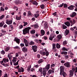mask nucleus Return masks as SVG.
Masks as SVG:
<instances>
[{"instance_id":"nucleus-1","label":"nucleus","mask_w":77,"mask_h":77,"mask_svg":"<svg viewBox=\"0 0 77 77\" xmlns=\"http://www.w3.org/2000/svg\"><path fill=\"white\" fill-rule=\"evenodd\" d=\"M31 29V27H30L25 28L23 30V35H26V34L29 33V30L30 29Z\"/></svg>"},{"instance_id":"nucleus-2","label":"nucleus","mask_w":77,"mask_h":77,"mask_svg":"<svg viewBox=\"0 0 77 77\" xmlns=\"http://www.w3.org/2000/svg\"><path fill=\"white\" fill-rule=\"evenodd\" d=\"M45 51L44 52L43 51H40V53L42 54V55H43V56H44V55H45L46 56H48V55H49V52H48V51L47 50V49L45 50Z\"/></svg>"},{"instance_id":"nucleus-3","label":"nucleus","mask_w":77,"mask_h":77,"mask_svg":"<svg viewBox=\"0 0 77 77\" xmlns=\"http://www.w3.org/2000/svg\"><path fill=\"white\" fill-rule=\"evenodd\" d=\"M44 24V27L45 29H47L48 28V23L46 21H43L42 23H41V25L43 26Z\"/></svg>"},{"instance_id":"nucleus-4","label":"nucleus","mask_w":77,"mask_h":77,"mask_svg":"<svg viewBox=\"0 0 77 77\" xmlns=\"http://www.w3.org/2000/svg\"><path fill=\"white\" fill-rule=\"evenodd\" d=\"M50 64H48V65H46L45 67V68H43V70L46 71H47L48 69H50Z\"/></svg>"},{"instance_id":"nucleus-5","label":"nucleus","mask_w":77,"mask_h":77,"mask_svg":"<svg viewBox=\"0 0 77 77\" xmlns=\"http://www.w3.org/2000/svg\"><path fill=\"white\" fill-rule=\"evenodd\" d=\"M56 35L54 34H52L51 35H50L49 37V39L51 41H53V38H55Z\"/></svg>"},{"instance_id":"nucleus-6","label":"nucleus","mask_w":77,"mask_h":77,"mask_svg":"<svg viewBox=\"0 0 77 77\" xmlns=\"http://www.w3.org/2000/svg\"><path fill=\"white\" fill-rule=\"evenodd\" d=\"M14 2L16 5H18V4L20 5L21 4V3H22L21 1H20L19 0H16L14 1Z\"/></svg>"},{"instance_id":"nucleus-7","label":"nucleus","mask_w":77,"mask_h":77,"mask_svg":"<svg viewBox=\"0 0 77 77\" xmlns=\"http://www.w3.org/2000/svg\"><path fill=\"white\" fill-rule=\"evenodd\" d=\"M32 49L34 51V52H36L37 51V48H38V46L36 45L32 46Z\"/></svg>"},{"instance_id":"nucleus-8","label":"nucleus","mask_w":77,"mask_h":77,"mask_svg":"<svg viewBox=\"0 0 77 77\" xmlns=\"http://www.w3.org/2000/svg\"><path fill=\"white\" fill-rule=\"evenodd\" d=\"M14 41H16V43L18 44H20V40L19 38H18L17 37H15L14 40Z\"/></svg>"},{"instance_id":"nucleus-9","label":"nucleus","mask_w":77,"mask_h":77,"mask_svg":"<svg viewBox=\"0 0 77 77\" xmlns=\"http://www.w3.org/2000/svg\"><path fill=\"white\" fill-rule=\"evenodd\" d=\"M64 65L65 66V67H66L67 68H70V63L68 62L65 63Z\"/></svg>"},{"instance_id":"nucleus-10","label":"nucleus","mask_w":77,"mask_h":77,"mask_svg":"<svg viewBox=\"0 0 77 77\" xmlns=\"http://www.w3.org/2000/svg\"><path fill=\"white\" fill-rule=\"evenodd\" d=\"M60 73H62V72L65 71V67L63 66H60Z\"/></svg>"},{"instance_id":"nucleus-11","label":"nucleus","mask_w":77,"mask_h":77,"mask_svg":"<svg viewBox=\"0 0 77 77\" xmlns=\"http://www.w3.org/2000/svg\"><path fill=\"white\" fill-rule=\"evenodd\" d=\"M22 50L24 53H26L27 52V48L26 47V46L22 48Z\"/></svg>"},{"instance_id":"nucleus-12","label":"nucleus","mask_w":77,"mask_h":77,"mask_svg":"<svg viewBox=\"0 0 77 77\" xmlns=\"http://www.w3.org/2000/svg\"><path fill=\"white\" fill-rule=\"evenodd\" d=\"M62 38V36L60 35H58L56 37L57 40L59 41Z\"/></svg>"},{"instance_id":"nucleus-13","label":"nucleus","mask_w":77,"mask_h":77,"mask_svg":"<svg viewBox=\"0 0 77 77\" xmlns=\"http://www.w3.org/2000/svg\"><path fill=\"white\" fill-rule=\"evenodd\" d=\"M74 7L76 8L75 6L72 5H71L68 8V9L69 10H74Z\"/></svg>"},{"instance_id":"nucleus-14","label":"nucleus","mask_w":77,"mask_h":77,"mask_svg":"<svg viewBox=\"0 0 77 77\" xmlns=\"http://www.w3.org/2000/svg\"><path fill=\"white\" fill-rule=\"evenodd\" d=\"M20 68H20L18 69V72H24V68L22 67H20Z\"/></svg>"},{"instance_id":"nucleus-15","label":"nucleus","mask_w":77,"mask_h":77,"mask_svg":"<svg viewBox=\"0 0 77 77\" xmlns=\"http://www.w3.org/2000/svg\"><path fill=\"white\" fill-rule=\"evenodd\" d=\"M60 75H62V76L63 75L64 77H65V76L66 75V73L65 72V71H64L63 72H62L61 73H60Z\"/></svg>"},{"instance_id":"nucleus-16","label":"nucleus","mask_w":77,"mask_h":77,"mask_svg":"<svg viewBox=\"0 0 77 77\" xmlns=\"http://www.w3.org/2000/svg\"><path fill=\"white\" fill-rule=\"evenodd\" d=\"M33 14L32 13H31V12H30V11H29L28 12V13H27V17H29L30 16H32Z\"/></svg>"},{"instance_id":"nucleus-17","label":"nucleus","mask_w":77,"mask_h":77,"mask_svg":"<svg viewBox=\"0 0 77 77\" xmlns=\"http://www.w3.org/2000/svg\"><path fill=\"white\" fill-rule=\"evenodd\" d=\"M77 14V13L75 12H73L72 13V14L70 15V16L71 17L73 18V17H74L75 15Z\"/></svg>"},{"instance_id":"nucleus-18","label":"nucleus","mask_w":77,"mask_h":77,"mask_svg":"<svg viewBox=\"0 0 77 77\" xmlns=\"http://www.w3.org/2000/svg\"><path fill=\"white\" fill-rule=\"evenodd\" d=\"M64 24L67 26V27H69V26H70V23L68 21H66V22H65L64 23Z\"/></svg>"},{"instance_id":"nucleus-19","label":"nucleus","mask_w":77,"mask_h":77,"mask_svg":"<svg viewBox=\"0 0 77 77\" xmlns=\"http://www.w3.org/2000/svg\"><path fill=\"white\" fill-rule=\"evenodd\" d=\"M12 22L11 21H9L8 20H6V23L8 25H9V24H12Z\"/></svg>"},{"instance_id":"nucleus-20","label":"nucleus","mask_w":77,"mask_h":77,"mask_svg":"<svg viewBox=\"0 0 77 77\" xmlns=\"http://www.w3.org/2000/svg\"><path fill=\"white\" fill-rule=\"evenodd\" d=\"M3 60L4 63H7V62H9V59L6 58H4L3 59Z\"/></svg>"},{"instance_id":"nucleus-21","label":"nucleus","mask_w":77,"mask_h":77,"mask_svg":"<svg viewBox=\"0 0 77 77\" xmlns=\"http://www.w3.org/2000/svg\"><path fill=\"white\" fill-rule=\"evenodd\" d=\"M41 35L42 36H43L45 35V31L43 29H42L41 31Z\"/></svg>"},{"instance_id":"nucleus-22","label":"nucleus","mask_w":77,"mask_h":77,"mask_svg":"<svg viewBox=\"0 0 77 77\" xmlns=\"http://www.w3.org/2000/svg\"><path fill=\"white\" fill-rule=\"evenodd\" d=\"M16 19L17 20H21V16H20V17L16 16Z\"/></svg>"},{"instance_id":"nucleus-23","label":"nucleus","mask_w":77,"mask_h":77,"mask_svg":"<svg viewBox=\"0 0 77 77\" xmlns=\"http://www.w3.org/2000/svg\"><path fill=\"white\" fill-rule=\"evenodd\" d=\"M69 33V30H67L66 29L65 31V36L66 35H68V34Z\"/></svg>"},{"instance_id":"nucleus-24","label":"nucleus","mask_w":77,"mask_h":77,"mask_svg":"<svg viewBox=\"0 0 77 77\" xmlns=\"http://www.w3.org/2000/svg\"><path fill=\"white\" fill-rule=\"evenodd\" d=\"M69 72H70V75L73 76V75H74V72H73V71L72 70H70Z\"/></svg>"},{"instance_id":"nucleus-25","label":"nucleus","mask_w":77,"mask_h":77,"mask_svg":"<svg viewBox=\"0 0 77 77\" xmlns=\"http://www.w3.org/2000/svg\"><path fill=\"white\" fill-rule=\"evenodd\" d=\"M8 57L9 58V60L11 61V59H12V56L11 55V54H9L8 55Z\"/></svg>"},{"instance_id":"nucleus-26","label":"nucleus","mask_w":77,"mask_h":77,"mask_svg":"<svg viewBox=\"0 0 77 77\" xmlns=\"http://www.w3.org/2000/svg\"><path fill=\"white\" fill-rule=\"evenodd\" d=\"M61 54H64L65 55H66L68 54V52H66V51H62L61 53Z\"/></svg>"},{"instance_id":"nucleus-27","label":"nucleus","mask_w":77,"mask_h":77,"mask_svg":"<svg viewBox=\"0 0 77 77\" xmlns=\"http://www.w3.org/2000/svg\"><path fill=\"white\" fill-rule=\"evenodd\" d=\"M32 4L33 5H35L37 6L38 5V3L36 1H33Z\"/></svg>"},{"instance_id":"nucleus-28","label":"nucleus","mask_w":77,"mask_h":77,"mask_svg":"<svg viewBox=\"0 0 77 77\" xmlns=\"http://www.w3.org/2000/svg\"><path fill=\"white\" fill-rule=\"evenodd\" d=\"M43 72H42V74L44 76V77H45V76L46 75V72H47V71H45V70H43Z\"/></svg>"},{"instance_id":"nucleus-29","label":"nucleus","mask_w":77,"mask_h":77,"mask_svg":"<svg viewBox=\"0 0 77 77\" xmlns=\"http://www.w3.org/2000/svg\"><path fill=\"white\" fill-rule=\"evenodd\" d=\"M10 49V47H6V48L5 49V51L7 52L8 51H9Z\"/></svg>"},{"instance_id":"nucleus-30","label":"nucleus","mask_w":77,"mask_h":77,"mask_svg":"<svg viewBox=\"0 0 77 77\" xmlns=\"http://www.w3.org/2000/svg\"><path fill=\"white\" fill-rule=\"evenodd\" d=\"M43 61H44V60L42 59H41L39 60L38 61V63L39 64H40L41 63H42V62H43Z\"/></svg>"},{"instance_id":"nucleus-31","label":"nucleus","mask_w":77,"mask_h":77,"mask_svg":"<svg viewBox=\"0 0 77 77\" xmlns=\"http://www.w3.org/2000/svg\"><path fill=\"white\" fill-rule=\"evenodd\" d=\"M4 24H5V22L4 21H3L2 22L0 23V27H3Z\"/></svg>"},{"instance_id":"nucleus-32","label":"nucleus","mask_w":77,"mask_h":77,"mask_svg":"<svg viewBox=\"0 0 77 77\" xmlns=\"http://www.w3.org/2000/svg\"><path fill=\"white\" fill-rule=\"evenodd\" d=\"M56 47L57 48H60V45L58 43H57L56 45Z\"/></svg>"},{"instance_id":"nucleus-33","label":"nucleus","mask_w":77,"mask_h":77,"mask_svg":"<svg viewBox=\"0 0 77 77\" xmlns=\"http://www.w3.org/2000/svg\"><path fill=\"white\" fill-rule=\"evenodd\" d=\"M5 11V9L3 8L2 7H1L0 8V12H4Z\"/></svg>"},{"instance_id":"nucleus-34","label":"nucleus","mask_w":77,"mask_h":77,"mask_svg":"<svg viewBox=\"0 0 77 77\" xmlns=\"http://www.w3.org/2000/svg\"><path fill=\"white\" fill-rule=\"evenodd\" d=\"M39 16V13L34 14V17L35 18H37Z\"/></svg>"},{"instance_id":"nucleus-35","label":"nucleus","mask_w":77,"mask_h":77,"mask_svg":"<svg viewBox=\"0 0 77 77\" xmlns=\"http://www.w3.org/2000/svg\"><path fill=\"white\" fill-rule=\"evenodd\" d=\"M16 57H14L13 59L12 60V62H13V63H15V62H16Z\"/></svg>"},{"instance_id":"nucleus-36","label":"nucleus","mask_w":77,"mask_h":77,"mask_svg":"<svg viewBox=\"0 0 77 77\" xmlns=\"http://www.w3.org/2000/svg\"><path fill=\"white\" fill-rule=\"evenodd\" d=\"M32 34H34L35 33V30L34 29L32 30L30 32Z\"/></svg>"},{"instance_id":"nucleus-37","label":"nucleus","mask_w":77,"mask_h":77,"mask_svg":"<svg viewBox=\"0 0 77 77\" xmlns=\"http://www.w3.org/2000/svg\"><path fill=\"white\" fill-rule=\"evenodd\" d=\"M14 49H17V50L20 49V48L18 46H16L14 47Z\"/></svg>"},{"instance_id":"nucleus-38","label":"nucleus","mask_w":77,"mask_h":77,"mask_svg":"<svg viewBox=\"0 0 77 77\" xmlns=\"http://www.w3.org/2000/svg\"><path fill=\"white\" fill-rule=\"evenodd\" d=\"M23 24H24L23 26H27V24H28V23L27 22H23Z\"/></svg>"},{"instance_id":"nucleus-39","label":"nucleus","mask_w":77,"mask_h":77,"mask_svg":"<svg viewBox=\"0 0 77 77\" xmlns=\"http://www.w3.org/2000/svg\"><path fill=\"white\" fill-rule=\"evenodd\" d=\"M34 42H33L31 41L30 43H29V44L30 45H34Z\"/></svg>"},{"instance_id":"nucleus-40","label":"nucleus","mask_w":77,"mask_h":77,"mask_svg":"<svg viewBox=\"0 0 77 77\" xmlns=\"http://www.w3.org/2000/svg\"><path fill=\"white\" fill-rule=\"evenodd\" d=\"M39 71L41 72V74H42V68L41 67L40 69H38Z\"/></svg>"},{"instance_id":"nucleus-41","label":"nucleus","mask_w":77,"mask_h":77,"mask_svg":"<svg viewBox=\"0 0 77 77\" xmlns=\"http://www.w3.org/2000/svg\"><path fill=\"white\" fill-rule=\"evenodd\" d=\"M74 32H73V33H74L75 35V38H76V37L77 36V31H75L74 30Z\"/></svg>"},{"instance_id":"nucleus-42","label":"nucleus","mask_w":77,"mask_h":77,"mask_svg":"<svg viewBox=\"0 0 77 77\" xmlns=\"http://www.w3.org/2000/svg\"><path fill=\"white\" fill-rule=\"evenodd\" d=\"M63 8H67L68 7V5H67V4L65 3L63 4Z\"/></svg>"},{"instance_id":"nucleus-43","label":"nucleus","mask_w":77,"mask_h":77,"mask_svg":"<svg viewBox=\"0 0 77 77\" xmlns=\"http://www.w3.org/2000/svg\"><path fill=\"white\" fill-rule=\"evenodd\" d=\"M63 51H68V49L65 47H63L62 49Z\"/></svg>"},{"instance_id":"nucleus-44","label":"nucleus","mask_w":77,"mask_h":77,"mask_svg":"<svg viewBox=\"0 0 77 77\" xmlns=\"http://www.w3.org/2000/svg\"><path fill=\"white\" fill-rule=\"evenodd\" d=\"M53 73H52V70H51V69H50L48 71V74H49Z\"/></svg>"},{"instance_id":"nucleus-45","label":"nucleus","mask_w":77,"mask_h":77,"mask_svg":"<svg viewBox=\"0 0 77 77\" xmlns=\"http://www.w3.org/2000/svg\"><path fill=\"white\" fill-rule=\"evenodd\" d=\"M2 65H3V66H5V67H6V66H9V65H8V63H6L5 64V63H3L2 64Z\"/></svg>"},{"instance_id":"nucleus-46","label":"nucleus","mask_w":77,"mask_h":77,"mask_svg":"<svg viewBox=\"0 0 77 77\" xmlns=\"http://www.w3.org/2000/svg\"><path fill=\"white\" fill-rule=\"evenodd\" d=\"M19 60H18L17 61L16 63H14V66H16V65H18V62H19Z\"/></svg>"},{"instance_id":"nucleus-47","label":"nucleus","mask_w":77,"mask_h":77,"mask_svg":"<svg viewBox=\"0 0 77 77\" xmlns=\"http://www.w3.org/2000/svg\"><path fill=\"white\" fill-rule=\"evenodd\" d=\"M45 5L43 4H42V5H40V8L41 9H44Z\"/></svg>"},{"instance_id":"nucleus-48","label":"nucleus","mask_w":77,"mask_h":77,"mask_svg":"<svg viewBox=\"0 0 77 77\" xmlns=\"http://www.w3.org/2000/svg\"><path fill=\"white\" fill-rule=\"evenodd\" d=\"M66 28H67V27L66 25H64V24L63 25V29H66Z\"/></svg>"},{"instance_id":"nucleus-49","label":"nucleus","mask_w":77,"mask_h":77,"mask_svg":"<svg viewBox=\"0 0 77 77\" xmlns=\"http://www.w3.org/2000/svg\"><path fill=\"white\" fill-rule=\"evenodd\" d=\"M1 54H5V51L3 50L1 52Z\"/></svg>"},{"instance_id":"nucleus-50","label":"nucleus","mask_w":77,"mask_h":77,"mask_svg":"<svg viewBox=\"0 0 77 77\" xmlns=\"http://www.w3.org/2000/svg\"><path fill=\"white\" fill-rule=\"evenodd\" d=\"M63 45H66L67 44V41H65L63 42Z\"/></svg>"},{"instance_id":"nucleus-51","label":"nucleus","mask_w":77,"mask_h":77,"mask_svg":"<svg viewBox=\"0 0 77 77\" xmlns=\"http://www.w3.org/2000/svg\"><path fill=\"white\" fill-rule=\"evenodd\" d=\"M34 27L35 28H37V27H38V24L37 23H36V24L34 25Z\"/></svg>"},{"instance_id":"nucleus-52","label":"nucleus","mask_w":77,"mask_h":77,"mask_svg":"<svg viewBox=\"0 0 77 77\" xmlns=\"http://www.w3.org/2000/svg\"><path fill=\"white\" fill-rule=\"evenodd\" d=\"M56 48V44H53V49Z\"/></svg>"},{"instance_id":"nucleus-53","label":"nucleus","mask_w":77,"mask_h":77,"mask_svg":"<svg viewBox=\"0 0 77 77\" xmlns=\"http://www.w3.org/2000/svg\"><path fill=\"white\" fill-rule=\"evenodd\" d=\"M5 17V15H2L0 17V20H2V19H3L4 17Z\"/></svg>"},{"instance_id":"nucleus-54","label":"nucleus","mask_w":77,"mask_h":77,"mask_svg":"<svg viewBox=\"0 0 77 77\" xmlns=\"http://www.w3.org/2000/svg\"><path fill=\"white\" fill-rule=\"evenodd\" d=\"M64 57L66 59H68L69 58V56L68 55H64Z\"/></svg>"},{"instance_id":"nucleus-55","label":"nucleus","mask_w":77,"mask_h":77,"mask_svg":"<svg viewBox=\"0 0 77 77\" xmlns=\"http://www.w3.org/2000/svg\"><path fill=\"white\" fill-rule=\"evenodd\" d=\"M28 69H27V70H28V71L29 72L30 71V69L31 68V66H29L28 67V68H27Z\"/></svg>"},{"instance_id":"nucleus-56","label":"nucleus","mask_w":77,"mask_h":77,"mask_svg":"<svg viewBox=\"0 0 77 77\" xmlns=\"http://www.w3.org/2000/svg\"><path fill=\"white\" fill-rule=\"evenodd\" d=\"M63 4H64V3H63L62 4V5L60 4V5L58 6V7H59V8H62L63 7Z\"/></svg>"},{"instance_id":"nucleus-57","label":"nucleus","mask_w":77,"mask_h":77,"mask_svg":"<svg viewBox=\"0 0 77 77\" xmlns=\"http://www.w3.org/2000/svg\"><path fill=\"white\" fill-rule=\"evenodd\" d=\"M20 46L21 47H24V43H21L20 44Z\"/></svg>"},{"instance_id":"nucleus-58","label":"nucleus","mask_w":77,"mask_h":77,"mask_svg":"<svg viewBox=\"0 0 77 77\" xmlns=\"http://www.w3.org/2000/svg\"><path fill=\"white\" fill-rule=\"evenodd\" d=\"M25 44L26 47H28V46H29V43L28 42L25 43Z\"/></svg>"},{"instance_id":"nucleus-59","label":"nucleus","mask_w":77,"mask_h":77,"mask_svg":"<svg viewBox=\"0 0 77 77\" xmlns=\"http://www.w3.org/2000/svg\"><path fill=\"white\" fill-rule=\"evenodd\" d=\"M19 29H22V28L23 27V26L22 25H21L19 26Z\"/></svg>"},{"instance_id":"nucleus-60","label":"nucleus","mask_w":77,"mask_h":77,"mask_svg":"<svg viewBox=\"0 0 77 77\" xmlns=\"http://www.w3.org/2000/svg\"><path fill=\"white\" fill-rule=\"evenodd\" d=\"M24 43H27V42H27V40L26 39L24 38Z\"/></svg>"},{"instance_id":"nucleus-61","label":"nucleus","mask_w":77,"mask_h":77,"mask_svg":"<svg viewBox=\"0 0 77 77\" xmlns=\"http://www.w3.org/2000/svg\"><path fill=\"white\" fill-rule=\"evenodd\" d=\"M52 15L54 16H56L57 15V12H55L54 13L52 14Z\"/></svg>"},{"instance_id":"nucleus-62","label":"nucleus","mask_w":77,"mask_h":77,"mask_svg":"<svg viewBox=\"0 0 77 77\" xmlns=\"http://www.w3.org/2000/svg\"><path fill=\"white\" fill-rule=\"evenodd\" d=\"M1 31H2V33H6V31L5 30H4L3 29H2L1 30Z\"/></svg>"},{"instance_id":"nucleus-63","label":"nucleus","mask_w":77,"mask_h":77,"mask_svg":"<svg viewBox=\"0 0 77 77\" xmlns=\"http://www.w3.org/2000/svg\"><path fill=\"white\" fill-rule=\"evenodd\" d=\"M52 73H54V68H52L51 70Z\"/></svg>"},{"instance_id":"nucleus-64","label":"nucleus","mask_w":77,"mask_h":77,"mask_svg":"<svg viewBox=\"0 0 77 77\" xmlns=\"http://www.w3.org/2000/svg\"><path fill=\"white\" fill-rule=\"evenodd\" d=\"M51 67H54L55 66V64H51Z\"/></svg>"}]
</instances>
